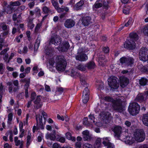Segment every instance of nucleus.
<instances>
[{"mask_svg":"<svg viewBox=\"0 0 148 148\" xmlns=\"http://www.w3.org/2000/svg\"><path fill=\"white\" fill-rule=\"evenodd\" d=\"M76 68L79 70L84 71H85L86 69V64H80L76 66Z\"/></svg>","mask_w":148,"mask_h":148,"instance_id":"cd10ccee","label":"nucleus"},{"mask_svg":"<svg viewBox=\"0 0 148 148\" xmlns=\"http://www.w3.org/2000/svg\"><path fill=\"white\" fill-rule=\"evenodd\" d=\"M12 114L11 113H10L8 115V123L9 125L11 124V121L12 119Z\"/></svg>","mask_w":148,"mask_h":148,"instance_id":"c9c22d12","label":"nucleus"},{"mask_svg":"<svg viewBox=\"0 0 148 148\" xmlns=\"http://www.w3.org/2000/svg\"><path fill=\"white\" fill-rule=\"evenodd\" d=\"M53 5L55 7V8L56 9L59 6L58 3L57 1V0L55 1H53L51 2Z\"/></svg>","mask_w":148,"mask_h":148,"instance_id":"a18cd8bd","label":"nucleus"},{"mask_svg":"<svg viewBox=\"0 0 148 148\" xmlns=\"http://www.w3.org/2000/svg\"><path fill=\"white\" fill-rule=\"evenodd\" d=\"M135 100L136 101L145 103V97L142 94H138Z\"/></svg>","mask_w":148,"mask_h":148,"instance_id":"6ab92c4d","label":"nucleus"},{"mask_svg":"<svg viewBox=\"0 0 148 148\" xmlns=\"http://www.w3.org/2000/svg\"><path fill=\"white\" fill-rule=\"evenodd\" d=\"M103 99L106 101L112 102V104L115 100L109 96L105 97L103 98Z\"/></svg>","mask_w":148,"mask_h":148,"instance_id":"473e14b6","label":"nucleus"},{"mask_svg":"<svg viewBox=\"0 0 148 148\" xmlns=\"http://www.w3.org/2000/svg\"><path fill=\"white\" fill-rule=\"evenodd\" d=\"M132 18H130L128 21L125 24L124 26L128 27L132 23Z\"/></svg>","mask_w":148,"mask_h":148,"instance_id":"09e8293b","label":"nucleus"},{"mask_svg":"<svg viewBox=\"0 0 148 148\" xmlns=\"http://www.w3.org/2000/svg\"><path fill=\"white\" fill-rule=\"evenodd\" d=\"M130 39H132V40H138V37L136 33L135 32H133L130 33Z\"/></svg>","mask_w":148,"mask_h":148,"instance_id":"a878e982","label":"nucleus"},{"mask_svg":"<svg viewBox=\"0 0 148 148\" xmlns=\"http://www.w3.org/2000/svg\"><path fill=\"white\" fill-rule=\"evenodd\" d=\"M56 69L59 71H64L66 65V62L64 57L62 55L57 56L56 58Z\"/></svg>","mask_w":148,"mask_h":148,"instance_id":"f257e3e1","label":"nucleus"},{"mask_svg":"<svg viewBox=\"0 0 148 148\" xmlns=\"http://www.w3.org/2000/svg\"><path fill=\"white\" fill-rule=\"evenodd\" d=\"M140 110V107L136 103L133 102L130 104L128 110L130 114L133 116L136 115L138 113Z\"/></svg>","mask_w":148,"mask_h":148,"instance_id":"20e7f679","label":"nucleus"},{"mask_svg":"<svg viewBox=\"0 0 148 148\" xmlns=\"http://www.w3.org/2000/svg\"><path fill=\"white\" fill-rule=\"evenodd\" d=\"M41 25L40 24H38L36 26L35 30V32H37L38 30H39V29L41 26Z\"/></svg>","mask_w":148,"mask_h":148,"instance_id":"3c124183","label":"nucleus"},{"mask_svg":"<svg viewBox=\"0 0 148 148\" xmlns=\"http://www.w3.org/2000/svg\"><path fill=\"white\" fill-rule=\"evenodd\" d=\"M118 79L114 76H112L108 79V84L112 91L117 89L119 86Z\"/></svg>","mask_w":148,"mask_h":148,"instance_id":"7ed1b4c3","label":"nucleus"},{"mask_svg":"<svg viewBox=\"0 0 148 148\" xmlns=\"http://www.w3.org/2000/svg\"><path fill=\"white\" fill-rule=\"evenodd\" d=\"M30 79L24 78L23 79H21L20 82H25V84L24 85V87L25 88H29V86L30 84Z\"/></svg>","mask_w":148,"mask_h":148,"instance_id":"4be33fe9","label":"nucleus"},{"mask_svg":"<svg viewBox=\"0 0 148 148\" xmlns=\"http://www.w3.org/2000/svg\"><path fill=\"white\" fill-rule=\"evenodd\" d=\"M86 67H87L88 69H94L95 67V65L94 62L90 61L86 64Z\"/></svg>","mask_w":148,"mask_h":148,"instance_id":"aec40b11","label":"nucleus"},{"mask_svg":"<svg viewBox=\"0 0 148 148\" xmlns=\"http://www.w3.org/2000/svg\"><path fill=\"white\" fill-rule=\"evenodd\" d=\"M81 145L82 143L81 142H78L76 143L75 147L76 148H80Z\"/></svg>","mask_w":148,"mask_h":148,"instance_id":"13d9d810","label":"nucleus"},{"mask_svg":"<svg viewBox=\"0 0 148 148\" xmlns=\"http://www.w3.org/2000/svg\"><path fill=\"white\" fill-rule=\"evenodd\" d=\"M148 81L147 79L144 77H142L139 80V84L140 85L143 86H145L146 84Z\"/></svg>","mask_w":148,"mask_h":148,"instance_id":"bb28decb","label":"nucleus"},{"mask_svg":"<svg viewBox=\"0 0 148 148\" xmlns=\"http://www.w3.org/2000/svg\"><path fill=\"white\" fill-rule=\"evenodd\" d=\"M120 61L122 64H124L125 66L131 67L134 62V59L131 57H123L120 59Z\"/></svg>","mask_w":148,"mask_h":148,"instance_id":"423d86ee","label":"nucleus"},{"mask_svg":"<svg viewBox=\"0 0 148 148\" xmlns=\"http://www.w3.org/2000/svg\"><path fill=\"white\" fill-rule=\"evenodd\" d=\"M102 4L101 3H99L97 1L96 2L94 6L96 8H100L102 7Z\"/></svg>","mask_w":148,"mask_h":148,"instance_id":"49530a36","label":"nucleus"},{"mask_svg":"<svg viewBox=\"0 0 148 148\" xmlns=\"http://www.w3.org/2000/svg\"><path fill=\"white\" fill-rule=\"evenodd\" d=\"M7 85L9 86L8 88V90L9 92L10 93H12L13 92V86L12 83L10 82H9L7 83Z\"/></svg>","mask_w":148,"mask_h":148,"instance_id":"f704fd0d","label":"nucleus"},{"mask_svg":"<svg viewBox=\"0 0 148 148\" xmlns=\"http://www.w3.org/2000/svg\"><path fill=\"white\" fill-rule=\"evenodd\" d=\"M28 88H25V97L26 98H27L29 97L28 92Z\"/></svg>","mask_w":148,"mask_h":148,"instance_id":"e2e57ef3","label":"nucleus"},{"mask_svg":"<svg viewBox=\"0 0 148 148\" xmlns=\"http://www.w3.org/2000/svg\"><path fill=\"white\" fill-rule=\"evenodd\" d=\"M103 143L105 146H107V148H114V145L109 142L103 141Z\"/></svg>","mask_w":148,"mask_h":148,"instance_id":"7c9ffc66","label":"nucleus"},{"mask_svg":"<svg viewBox=\"0 0 148 148\" xmlns=\"http://www.w3.org/2000/svg\"><path fill=\"white\" fill-rule=\"evenodd\" d=\"M83 102L84 103H86L89 100V96L86 95V96H83L82 95Z\"/></svg>","mask_w":148,"mask_h":148,"instance_id":"a19ab883","label":"nucleus"},{"mask_svg":"<svg viewBox=\"0 0 148 148\" xmlns=\"http://www.w3.org/2000/svg\"><path fill=\"white\" fill-rule=\"evenodd\" d=\"M89 90L88 89L87 87H86L84 90L83 92V96H86V95H89Z\"/></svg>","mask_w":148,"mask_h":148,"instance_id":"e433bc0d","label":"nucleus"},{"mask_svg":"<svg viewBox=\"0 0 148 148\" xmlns=\"http://www.w3.org/2000/svg\"><path fill=\"white\" fill-rule=\"evenodd\" d=\"M61 41L60 36L57 35L52 36L49 40V44H54L55 45H57Z\"/></svg>","mask_w":148,"mask_h":148,"instance_id":"ddd939ff","label":"nucleus"},{"mask_svg":"<svg viewBox=\"0 0 148 148\" xmlns=\"http://www.w3.org/2000/svg\"><path fill=\"white\" fill-rule=\"evenodd\" d=\"M75 58L77 60L84 61L87 60L88 57L85 54L79 51L77 53V55L75 56Z\"/></svg>","mask_w":148,"mask_h":148,"instance_id":"f8f14e48","label":"nucleus"},{"mask_svg":"<svg viewBox=\"0 0 148 148\" xmlns=\"http://www.w3.org/2000/svg\"><path fill=\"white\" fill-rule=\"evenodd\" d=\"M103 5L106 9L108 8V3L107 1H106L105 0L103 1Z\"/></svg>","mask_w":148,"mask_h":148,"instance_id":"680f3d73","label":"nucleus"},{"mask_svg":"<svg viewBox=\"0 0 148 148\" xmlns=\"http://www.w3.org/2000/svg\"><path fill=\"white\" fill-rule=\"evenodd\" d=\"M70 45L68 41H64L58 48V50L62 52H65L67 51L69 48Z\"/></svg>","mask_w":148,"mask_h":148,"instance_id":"9b49d317","label":"nucleus"},{"mask_svg":"<svg viewBox=\"0 0 148 148\" xmlns=\"http://www.w3.org/2000/svg\"><path fill=\"white\" fill-rule=\"evenodd\" d=\"M80 81L82 83V84L83 85H84L86 84V82L85 80V79L83 76H81L80 77Z\"/></svg>","mask_w":148,"mask_h":148,"instance_id":"de8ad7c7","label":"nucleus"},{"mask_svg":"<svg viewBox=\"0 0 148 148\" xmlns=\"http://www.w3.org/2000/svg\"><path fill=\"white\" fill-rule=\"evenodd\" d=\"M36 95V93L34 92L32 93L31 95V101H33L35 98Z\"/></svg>","mask_w":148,"mask_h":148,"instance_id":"6e6d98bb","label":"nucleus"},{"mask_svg":"<svg viewBox=\"0 0 148 148\" xmlns=\"http://www.w3.org/2000/svg\"><path fill=\"white\" fill-rule=\"evenodd\" d=\"M40 42V41L38 39L36 40L34 46V51H37Z\"/></svg>","mask_w":148,"mask_h":148,"instance_id":"72a5a7b5","label":"nucleus"},{"mask_svg":"<svg viewBox=\"0 0 148 148\" xmlns=\"http://www.w3.org/2000/svg\"><path fill=\"white\" fill-rule=\"evenodd\" d=\"M143 32L145 35L148 36V25L145 26L144 27Z\"/></svg>","mask_w":148,"mask_h":148,"instance_id":"79ce46f5","label":"nucleus"},{"mask_svg":"<svg viewBox=\"0 0 148 148\" xmlns=\"http://www.w3.org/2000/svg\"><path fill=\"white\" fill-rule=\"evenodd\" d=\"M142 121L145 125H148V114H145L143 115Z\"/></svg>","mask_w":148,"mask_h":148,"instance_id":"b1692460","label":"nucleus"},{"mask_svg":"<svg viewBox=\"0 0 148 148\" xmlns=\"http://www.w3.org/2000/svg\"><path fill=\"white\" fill-rule=\"evenodd\" d=\"M121 140L124 142L126 144L130 145L134 143V141L132 140V137L125 136V138H124L122 139L121 138Z\"/></svg>","mask_w":148,"mask_h":148,"instance_id":"f3484780","label":"nucleus"},{"mask_svg":"<svg viewBox=\"0 0 148 148\" xmlns=\"http://www.w3.org/2000/svg\"><path fill=\"white\" fill-rule=\"evenodd\" d=\"M34 5L35 2L34 1L29 3L28 4L30 8H32L34 6Z\"/></svg>","mask_w":148,"mask_h":148,"instance_id":"774afa93","label":"nucleus"},{"mask_svg":"<svg viewBox=\"0 0 148 148\" xmlns=\"http://www.w3.org/2000/svg\"><path fill=\"white\" fill-rule=\"evenodd\" d=\"M38 117L39 118V123H42V116H41L40 115H36V119L37 122V125H38Z\"/></svg>","mask_w":148,"mask_h":148,"instance_id":"58836bf2","label":"nucleus"},{"mask_svg":"<svg viewBox=\"0 0 148 148\" xmlns=\"http://www.w3.org/2000/svg\"><path fill=\"white\" fill-rule=\"evenodd\" d=\"M109 48L108 47H104L103 49V51L105 53H108L109 51Z\"/></svg>","mask_w":148,"mask_h":148,"instance_id":"69168bd1","label":"nucleus"},{"mask_svg":"<svg viewBox=\"0 0 148 148\" xmlns=\"http://www.w3.org/2000/svg\"><path fill=\"white\" fill-rule=\"evenodd\" d=\"M112 129V130L114 133V136L118 138L120 137V139H121V134L122 132V128L121 126H116L113 127Z\"/></svg>","mask_w":148,"mask_h":148,"instance_id":"9d476101","label":"nucleus"},{"mask_svg":"<svg viewBox=\"0 0 148 148\" xmlns=\"http://www.w3.org/2000/svg\"><path fill=\"white\" fill-rule=\"evenodd\" d=\"M84 3V1L83 0H81L79 2L77 3L75 5V6L77 8V10L80 9L81 7L83 5Z\"/></svg>","mask_w":148,"mask_h":148,"instance_id":"2f4dec72","label":"nucleus"},{"mask_svg":"<svg viewBox=\"0 0 148 148\" xmlns=\"http://www.w3.org/2000/svg\"><path fill=\"white\" fill-rule=\"evenodd\" d=\"M83 138L84 140H90L91 139V137L88 135L87 136L84 135L83 136Z\"/></svg>","mask_w":148,"mask_h":148,"instance_id":"864d4df0","label":"nucleus"},{"mask_svg":"<svg viewBox=\"0 0 148 148\" xmlns=\"http://www.w3.org/2000/svg\"><path fill=\"white\" fill-rule=\"evenodd\" d=\"M41 99L39 96H38L36 100L34 101V102L35 104V107L36 109H38L41 107L42 104L40 103Z\"/></svg>","mask_w":148,"mask_h":148,"instance_id":"a211bd4d","label":"nucleus"},{"mask_svg":"<svg viewBox=\"0 0 148 148\" xmlns=\"http://www.w3.org/2000/svg\"><path fill=\"white\" fill-rule=\"evenodd\" d=\"M60 145L57 143H55L53 145L52 148H60Z\"/></svg>","mask_w":148,"mask_h":148,"instance_id":"052dcab7","label":"nucleus"},{"mask_svg":"<svg viewBox=\"0 0 148 148\" xmlns=\"http://www.w3.org/2000/svg\"><path fill=\"white\" fill-rule=\"evenodd\" d=\"M66 136L67 139L70 140L71 136V134L70 132H68L66 134Z\"/></svg>","mask_w":148,"mask_h":148,"instance_id":"bf43d9fd","label":"nucleus"},{"mask_svg":"<svg viewBox=\"0 0 148 148\" xmlns=\"http://www.w3.org/2000/svg\"><path fill=\"white\" fill-rule=\"evenodd\" d=\"M46 138L47 139H49L53 141L55 140L56 139V136L54 134H52V133L47 134L46 135Z\"/></svg>","mask_w":148,"mask_h":148,"instance_id":"393cba45","label":"nucleus"},{"mask_svg":"<svg viewBox=\"0 0 148 148\" xmlns=\"http://www.w3.org/2000/svg\"><path fill=\"white\" fill-rule=\"evenodd\" d=\"M91 18L89 16L83 17L82 19V23L84 26H88L91 23Z\"/></svg>","mask_w":148,"mask_h":148,"instance_id":"dca6fc26","label":"nucleus"},{"mask_svg":"<svg viewBox=\"0 0 148 148\" xmlns=\"http://www.w3.org/2000/svg\"><path fill=\"white\" fill-rule=\"evenodd\" d=\"M148 50L146 48H142L139 52L140 59L143 61H146L148 59Z\"/></svg>","mask_w":148,"mask_h":148,"instance_id":"0eeeda50","label":"nucleus"},{"mask_svg":"<svg viewBox=\"0 0 148 148\" xmlns=\"http://www.w3.org/2000/svg\"><path fill=\"white\" fill-rule=\"evenodd\" d=\"M100 118L104 123H108L110 119V114L107 112H102L100 114Z\"/></svg>","mask_w":148,"mask_h":148,"instance_id":"6e6552de","label":"nucleus"},{"mask_svg":"<svg viewBox=\"0 0 148 148\" xmlns=\"http://www.w3.org/2000/svg\"><path fill=\"white\" fill-rule=\"evenodd\" d=\"M42 10L43 12L46 14L48 13L49 12V11H50L49 8L46 6L44 7L43 8Z\"/></svg>","mask_w":148,"mask_h":148,"instance_id":"8fccbe9b","label":"nucleus"},{"mask_svg":"<svg viewBox=\"0 0 148 148\" xmlns=\"http://www.w3.org/2000/svg\"><path fill=\"white\" fill-rule=\"evenodd\" d=\"M92 145L88 143H86L83 145V148H90L91 147Z\"/></svg>","mask_w":148,"mask_h":148,"instance_id":"5fc2aeb1","label":"nucleus"},{"mask_svg":"<svg viewBox=\"0 0 148 148\" xmlns=\"http://www.w3.org/2000/svg\"><path fill=\"white\" fill-rule=\"evenodd\" d=\"M112 106L114 110L116 112L122 113L125 110V107L123 104V101L120 99L115 100L112 104Z\"/></svg>","mask_w":148,"mask_h":148,"instance_id":"f03ea898","label":"nucleus"},{"mask_svg":"<svg viewBox=\"0 0 148 148\" xmlns=\"http://www.w3.org/2000/svg\"><path fill=\"white\" fill-rule=\"evenodd\" d=\"M20 3L18 1L15 2H11L10 3V5L12 6H16L20 5Z\"/></svg>","mask_w":148,"mask_h":148,"instance_id":"c03bdc74","label":"nucleus"},{"mask_svg":"<svg viewBox=\"0 0 148 148\" xmlns=\"http://www.w3.org/2000/svg\"><path fill=\"white\" fill-rule=\"evenodd\" d=\"M1 28L4 31L7 30L9 29L8 26L5 23H0V29Z\"/></svg>","mask_w":148,"mask_h":148,"instance_id":"c756f323","label":"nucleus"},{"mask_svg":"<svg viewBox=\"0 0 148 148\" xmlns=\"http://www.w3.org/2000/svg\"><path fill=\"white\" fill-rule=\"evenodd\" d=\"M53 50L50 48H47L45 50V53L47 55H49L53 52Z\"/></svg>","mask_w":148,"mask_h":148,"instance_id":"ea45409f","label":"nucleus"},{"mask_svg":"<svg viewBox=\"0 0 148 148\" xmlns=\"http://www.w3.org/2000/svg\"><path fill=\"white\" fill-rule=\"evenodd\" d=\"M120 86L122 88L126 86L129 82V79L126 77H121L120 78Z\"/></svg>","mask_w":148,"mask_h":148,"instance_id":"4468645a","label":"nucleus"},{"mask_svg":"<svg viewBox=\"0 0 148 148\" xmlns=\"http://www.w3.org/2000/svg\"><path fill=\"white\" fill-rule=\"evenodd\" d=\"M123 12L124 13L126 14H128L129 13V10L128 9H127L126 8H124L123 9Z\"/></svg>","mask_w":148,"mask_h":148,"instance_id":"603ef678","label":"nucleus"},{"mask_svg":"<svg viewBox=\"0 0 148 148\" xmlns=\"http://www.w3.org/2000/svg\"><path fill=\"white\" fill-rule=\"evenodd\" d=\"M101 145V140L100 138H98L94 145L95 148H100Z\"/></svg>","mask_w":148,"mask_h":148,"instance_id":"5701e85b","label":"nucleus"},{"mask_svg":"<svg viewBox=\"0 0 148 148\" xmlns=\"http://www.w3.org/2000/svg\"><path fill=\"white\" fill-rule=\"evenodd\" d=\"M3 64L2 63H0V72L3 71L5 69Z\"/></svg>","mask_w":148,"mask_h":148,"instance_id":"0e129e2a","label":"nucleus"},{"mask_svg":"<svg viewBox=\"0 0 148 148\" xmlns=\"http://www.w3.org/2000/svg\"><path fill=\"white\" fill-rule=\"evenodd\" d=\"M56 10L58 13H61L63 12L64 11H65L66 12H68L69 11V9L66 7H64L63 6H62L61 8H60L59 6L57 8Z\"/></svg>","mask_w":148,"mask_h":148,"instance_id":"412c9836","label":"nucleus"},{"mask_svg":"<svg viewBox=\"0 0 148 148\" xmlns=\"http://www.w3.org/2000/svg\"><path fill=\"white\" fill-rule=\"evenodd\" d=\"M5 92V88H4V86L2 83H0V94H3Z\"/></svg>","mask_w":148,"mask_h":148,"instance_id":"37998d69","label":"nucleus"},{"mask_svg":"<svg viewBox=\"0 0 148 148\" xmlns=\"http://www.w3.org/2000/svg\"><path fill=\"white\" fill-rule=\"evenodd\" d=\"M89 118L91 121L92 120L93 123H95V117L93 115L90 114L89 116Z\"/></svg>","mask_w":148,"mask_h":148,"instance_id":"4d7b16f0","label":"nucleus"},{"mask_svg":"<svg viewBox=\"0 0 148 148\" xmlns=\"http://www.w3.org/2000/svg\"><path fill=\"white\" fill-rule=\"evenodd\" d=\"M65 27L68 28H71L75 25V21L71 19L66 20L64 23Z\"/></svg>","mask_w":148,"mask_h":148,"instance_id":"2eb2a0df","label":"nucleus"},{"mask_svg":"<svg viewBox=\"0 0 148 148\" xmlns=\"http://www.w3.org/2000/svg\"><path fill=\"white\" fill-rule=\"evenodd\" d=\"M134 136L136 140L141 142L144 140L145 138V134L143 130L138 129L134 132Z\"/></svg>","mask_w":148,"mask_h":148,"instance_id":"39448f33","label":"nucleus"},{"mask_svg":"<svg viewBox=\"0 0 148 148\" xmlns=\"http://www.w3.org/2000/svg\"><path fill=\"white\" fill-rule=\"evenodd\" d=\"M42 116H43V117L44 119L45 120V122L46 121V117L47 116V114L45 112H44V111H43L42 112Z\"/></svg>","mask_w":148,"mask_h":148,"instance_id":"338daca9","label":"nucleus"},{"mask_svg":"<svg viewBox=\"0 0 148 148\" xmlns=\"http://www.w3.org/2000/svg\"><path fill=\"white\" fill-rule=\"evenodd\" d=\"M135 43L134 40L130 39L127 40L124 43V46L125 48L127 49H133L135 48L136 47Z\"/></svg>","mask_w":148,"mask_h":148,"instance_id":"1a4fd4ad","label":"nucleus"},{"mask_svg":"<svg viewBox=\"0 0 148 148\" xmlns=\"http://www.w3.org/2000/svg\"><path fill=\"white\" fill-rule=\"evenodd\" d=\"M105 57L104 56H101L99 58V64L101 65L102 66H104V63H102V62H105Z\"/></svg>","mask_w":148,"mask_h":148,"instance_id":"c85d7f7f","label":"nucleus"},{"mask_svg":"<svg viewBox=\"0 0 148 148\" xmlns=\"http://www.w3.org/2000/svg\"><path fill=\"white\" fill-rule=\"evenodd\" d=\"M140 70L141 72L144 73L148 72V66H143L140 68Z\"/></svg>","mask_w":148,"mask_h":148,"instance_id":"4c0bfd02","label":"nucleus"}]
</instances>
